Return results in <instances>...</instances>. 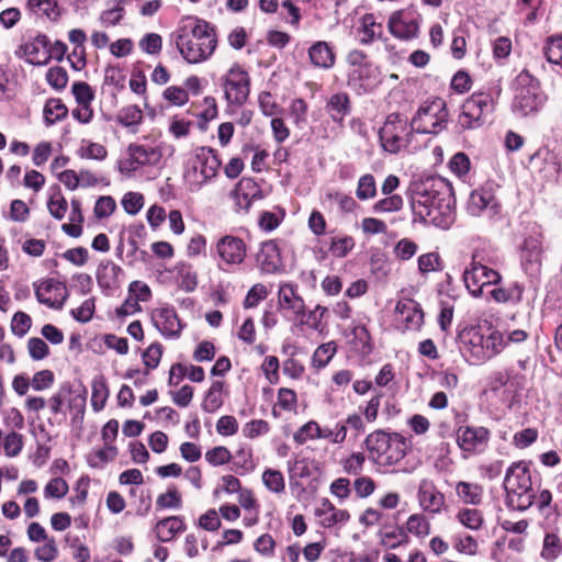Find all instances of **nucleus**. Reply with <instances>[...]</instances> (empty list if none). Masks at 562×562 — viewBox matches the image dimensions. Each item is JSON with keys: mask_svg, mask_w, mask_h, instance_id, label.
Wrapping results in <instances>:
<instances>
[{"mask_svg": "<svg viewBox=\"0 0 562 562\" xmlns=\"http://www.w3.org/2000/svg\"><path fill=\"white\" fill-rule=\"evenodd\" d=\"M412 209L423 221L442 229L449 228L456 218L453 199L439 178H428L415 184Z\"/></svg>", "mask_w": 562, "mask_h": 562, "instance_id": "f257e3e1", "label": "nucleus"}, {"mask_svg": "<svg viewBox=\"0 0 562 562\" xmlns=\"http://www.w3.org/2000/svg\"><path fill=\"white\" fill-rule=\"evenodd\" d=\"M173 40L180 55L189 64H199L209 59L217 46V38L209 22L194 18H183Z\"/></svg>", "mask_w": 562, "mask_h": 562, "instance_id": "f03ea898", "label": "nucleus"}, {"mask_svg": "<svg viewBox=\"0 0 562 562\" xmlns=\"http://www.w3.org/2000/svg\"><path fill=\"white\" fill-rule=\"evenodd\" d=\"M370 460L383 472L391 471L406 456V439L397 432L387 434L375 430L369 434L364 440Z\"/></svg>", "mask_w": 562, "mask_h": 562, "instance_id": "7ed1b4c3", "label": "nucleus"}, {"mask_svg": "<svg viewBox=\"0 0 562 562\" xmlns=\"http://www.w3.org/2000/svg\"><path fill=\"white\" fill-rule=\"evenodd\" d=\"M504 487L507 503L513 509L526 510L533 505L531 472L525 461L514 462L506 471Z\"/></svg>", "mask_w": 562, "mask_h": 562, "instance_id": "20e7f679", "label": "nucleus"}, {"mask_svg": "<svg viewBox=\"0 0 562 562\" xmlns=\"http://www.w3.org/2000/svg\"><path fill=\"white\" fill-rule=\"evenodd\" d=\"M221 165L222 161L215 149L206 146L196 148L184 173L190 190L198 191L214 179Z\"/></svg>", "mask_w": 562, "mask_h": 562, "instance_id": "39448f33", "label": "nucleus"}, {"mask_svg": "<svg viewBox=\"0 0 562 562\" xmlns=\"http://www.w3.org/2000/svg\"><path fill=\"white\" fill-rule=\"evenodd\" d=\"M518 88L513 102L514 112L528 116L538 113L547 101L540 82L529 72H520L517 77Z\"/></svg>", "mask_w": 562, "mask_h": 562, "instance_id": "423d86ee", "label": "nucleus"}, {"mask_svg": "<svg viewBox=\"0 0 562 562\" xmlns=\"http://www.w3.org/2000/svg\"><path fill=\"white\" fill-rule=\"evenodd\" d=\"M415 130L412 122L400 113H391L386 116L379 131V139L383 150L397 154L411 143Z\"/></svg>", "mask_w": 562, "mask_h": 562, "instance_id": "0eeeda50", "label": "nucleus"}, {"mask_svg": "<svg viewBox=\"0 0 562 562\" xmlns=\"http://www.w3.org/2000/svg\"><path fill=\"white\" fill-rule=\"evenodd\" d=\"M211 251L217 268L224 272H234L247 257L246 243L234 235L220 237L212 245Z\"/></svg>", "mask_w": 562, "mask_h": 562, "instance_id": "6e6552de", "label": "nucleus"}, {"mask_svg": "<svg viewBox=\"0 0 562 562\" xmlns=\"http://www.w3.org/2000/svg\"><path fill=\"white\" fill-rule=\"evenodd\" d=\"M448 111L445 100L434 98L424 102L412 119L413 128L420 134H438L446 128Z\"/></svg>", "mask_w": 562, "mask_h": 562, "instance_id": "1a4fd4ad", "label": "nucleus"}, {"mask_svg": "<svg viewBox=\"0 0 562 562\" xmlns=\"http://www.w3.org/2000/svg\"><path fill=\"white\" fill-rule=\"evenodd\" d=\"M493 111V99L488 93H473L462 104L459 125L463 130H473L484 123L485 116Z\"/></svg>", "mask_w": 562, "mask_h": 562, "instance_id": "9d476101", "label": "nucleus"}, {"mask_svg": "<svg viewBox=\"0 0 562 562\" xmlns=\"http://www.w3.org/2000/svg\"><path fill=\"white\" fill-rule=\"evenodd\" d=\"M225 99L229 104L243 105L250 92L248 72L238 64H234L222 77Z\"/></svg>", "mask_w": 562, "mask_h": 562, "instance_id": "9b49d317", "label": "nucleus"}, {"mask_svg": "<svg viewBox=\"0 0 562 562\" xmlns=\"http://www.w3.org/2000/svg\"><path fill=\"white\" fill-rule=\"evenodd\" d=\"M463 281L471 295L479 297L483 293V288L497 284L501 281V276L497 271L472 260L463 272Z\"/></svg>", "mask_w": 562, "mask_h": 562, "instance_id": "f8f14e48", "label": "nucleus"}, {"mask_svg": "<svg viewBox=\"0 0 562 562\" xmlns=\"http://www.w3.org/2000/svg\"><path fill=\"white\" fill-rule=\"evenodd\" d=\"M470 342L473 344V356L479 360L491 359L501 353L507 346L505 334L494 330L487 336L481 335L479 331L468 334Z\"/></svg>", "mask_w": 562, "mask_h": 562, "instance_id": "ddd939ff", "label": "nucleus"}, {"mask_svg": "<svg viewBox=\"0 0 562 562\" xmlns=\"http://www.w3.org/2000/svg\"><path fill=\"white\" fill-rule=\"evenodd\" d=\"M560 514L557 510L550 512L544 518V526L548 530L541 550V557L549 562H553L562 557V539L558 536L557 531L560 530L558 520Z\"/></svg>", "mask_w": 562, "mask_h": 562, "instance_id": "4468645a", "label": "nucleus"}, {"mask_svg": "<svg viewBox=\"0 0 562 562\" xmlns=\"http://www.w3.org/2000/svg\"><path fill=\"white\" fill-rule=\"evenodd\" d=\"M490 436V430L483 426H460L457 429V443L462 451L476 453L484 450Z\"/></svg>", "mask_w": 562, "mask_h": 562, "instance_id": "2eb2a0df", "label": "nucleus"}, {"mask_svg": "<svg viewBox=\"0 0 562 562\" xmlns=\"http://www.w3.org/2000/svg\"><path fill=\"white\" fill-rule=\"evenodd\" d=\"M19 58H24L32 65H45L50 59L48 40L44 34H37L25 43L21 44L15 52Z\"/></svg>", "mask_w": 562, "mask_h": 562, "instance_id": "dca6fc26", "label": "nucleus"}, {"mask_svg": "<svg viewBox=\"0 0 562 562\" xmlns=\"http://www.w3.org/2000/svg\"><path fill=\"white\" fill-rule=\"evenodd\" d=\"M542 254L541 234L525 238L521 245V266L528 274L537 276L540 272Z\"/></svg>", "mask_w": 562, "mask_h": 562, "instance_id": "f3484780", "label": "nucleus"}, {"mask_svg": "<svg viewBox=\"0 0 562 562\" xmlns=\"http://www.w3.org/2000/svg\"><path fill=\"white\" fill-rule=\"evenodd\" d=\"M417 499L420 508L430 514H440L445 507V495L441 493L432 480L423 479L419 482Z\"/></svg>", "mask_w": 562, "mask_h": 562, "instance_id": "a211bd4d", "label": "nucleus"}, {"mask_svg": "<svg viewBox=\"0 0 562 562\" xmlns=\"http://www.w3.org/2000/svg\"><path fill=\"white\" fill-rule=\"evenodd\" d=\"M467 210L473 216L486 214L492 217L499 212V204L490 189L480 188L471 192Z\"/></svg>", "mask_w": 562, "mask_h": 562, "instance_id": "6ab92c4d", "label": "nucleus"}, {"mask_svg": "<svg viewBox=\"0 0 562 562\" xmlns=\"http://www.w3.org/2000/svg\"><path fill=\"white\" fill-rule=\"evenodd\" d=\"M155 327L166 338H178L182 330V325L178 318L175 308L164 306L156 308L151 314Z\"/></svg>", "mask_w": 562, "mask_h": 562, "instance_id": "aec40b11", "label": "nucleus"}, {"mask_svg": "<svg viewBox=\"0 0 562 562\" xmlns=\"http://www.w3.org/2000/svg\"><path fill=\"white\" fill-rule=\"evenodd\" d=\"M397 322L404 324L407 330H417L424 324V313L420 305L412 299H402L396 307Z\"/></svg>", "mask_w": 562, "mask_h": 562, "instance_id": "412c9836", "label": "nucleus"}, {"mask_svg": "<svg viewBox=\"0 0 562 562\" xmlns=\"http://www.w3.org/2000/svg\"><path fill=\"white\" fill-rule=\"evenodd\" d=\"M35 295L41 304L52 308H61L65 301V288L53 279L41 282L35 286Z\"/></svg>", "mask_w": 562, "mask_h": 562, "instance_id": "4be33fe9", "label": "nucleus"}, {"mask_svg": "<svg viewBox=\"0 0 562 562\" xmlns=\"http://www.w3.org/2000/svg\"><path fill=\"white\" fill-rule=\"evenodd\" d=\"M387 26L390 32L397 38L409 40L417 35L419 25L417 21L404 11L392 13Z\"/></svg>", "mask_w": 562, "mask_h": 562, "instance_id": "5701e85b", "label": "nucleus"}, {"mask_svg": "<svg viewBox=\"0 0 562 562\" xmlns=\"http://www.w3.org/2000/svg\"><path fill=\"white\" fill-rule=\"evenodd\" d=\"M278 302L281 308L292 312L297 319L305 315L304 300L297 294V289L293 284L282 283L279 286Z\"/></svg>", "mask_w": 562, "mask_h": 562, "instance_id": "b1692460", "label": "nucleus"}, {"mask_svg": "<svg viewBox=\"0 0 562 562\" xmlns=\"http://www.w3.org/2000/svg\"><path fill=\"white\" fill-rule=\"evenodd\" d=\"M256 260L262 272L274 273L278 271L281 258L277 244L272 240L262 243Z\"/></svg>", "mask_w": 562, "mask_h": 562, "instance_id": "393cba45", "label": "nucleus"}, {"mask_svg": "<svg viewBox=\"0 0 562 562\" xmlns=\"http://www.w3.org/2000/svg\"><path fill=\"white\" fill-rule=\"evenodd\" d=\"M325 110L335 123H338L340 126H342L345 117L351 111L349 95L346 92H337L330 95L326 103Z\"/></svg>", "mask_w": 562, "mask_h": 562, "instance_id": "a878e982", "label": "nucleus"}, {"mask_svg": "<svg viewBox=\"0 0 562 562\" xmlns=\"http://www.w3.org/2000/svg\"><path fill=\"white\" fill-rule=\"evenodd\" d=\"M373 69L371 64L351 68L348 72V86L359 93L368 92L373 88Z\"/></svg>", "mask_w": 562, "mask_h": 562, "instance_id": "bb28decb", "label": "nucleus"}, {"mask_svg": "<svg viewBox=\"0 0 562 562\" xmlns=\"http://www.w3.org/2000/svg\"><path fill=\"white\" fill-rule=\"evenodd\" d=\"M308 57L315 67L329 69L335 65V54L327 42L318 41L308 48Z\"/></svg>", "mask_w": 562, "mask_h": 562, "instance_id": "cd10ccee", "label": "nucleus"}, {"mask_svg": "<svg viewBox=\"0 0 562 562\" xmlns=\"http://www.w3.org/2000/svg\"><path fill=\"white\" fill-rule=\"evenodd\" d=\"M128 146L134 154V159L138 161L140 167L156 166L161 160L162 154L158 147H150L136 143H132Z\"/></svg>", "mask_w": 562, "mask_h": 562, "instance_id": "c85d7f7f", "label": "nucleus"}, {"mask_svg": "<svg viewBox=\"0 0 562 562\" xmlns=\"http://www.w3.org/2000/svg\"><path fill=\"white\" fill-rule=\"evenodd\" d=\"M183 530L184 522L179 516L161 519L156 525L157 536L164 542L171 540L177 533Z\"/></svg>", "mask_w": 562, "mask_h": 562, "instance_id": "c756f323", "label": "nucleus"}, {"mask_svg": "<svg viewBox=\"0 0 562 562\" xmlns=\"http://www.w3.org/2000/svg\"><path fill=\"white\" fill-rule=\"evenodd\" d=\"M175 270L179 286L186 292H193L198 286V274L193 267L187 262H179Z\"/></svg>", "mask_w": 562, "mask_h": 562, "instance_id": "7c9ffc66", "label": "nucleus"}, {"mask_svg": "<svg viewBox=\"0 0 562 562\" xmlns=\"http://www.w3.org/2000/svg\"><path fill=\"white\" fill-rule=\"evenodd\" d=\"M121 273L122 268L114 262H101L97 271L98 283L101 288L111 289Z\"/></svg>", "mask_w": 562, "mask_h": 562, "instance_id": "2f4dec72", "label": "nucleus"}, {"mask_svg": "<svg viewBox=\"0 0 562 562\" xmlns=\"http://www.w3.org/2000/svg\"><path fill=\"white\" fill-rule=\"evenodd\" d=\"M233 470L237 474H246L255 470L256 464L252 457V450L248 447H240L232 458Z\"/></svg>", "mask_w": 562, "mask_h": 562, "instance_id": "473e14b6", "label": "nucleus"}, {"mask_svg": "<svg viewBox=\"0 0 562 562\" xmlns=\"http://www.w3.org/2000/svg\"><path fill=\"white\" fill-rule=\"evenodd\" d=\"M26 8L31 13L44 15L53 21L59 16L57 0H27Z\"/></svg>", "mask_w": 562, "mask_h": 562, "instance_id": "72a5a7b5", "label": "nucleus"}, {"mask_svg": "<svg viewBox=\"0 0 562 562\" xmlns=\"http://www.w3.org/2000/svg\"><path fill=\"white\" fill-rule=\"evenodd\" d=\"M456 493L463 503L479 505L482 502L483 488L479 484L461 481L456 486Z\"/></svg>", "mask_w": 562, "mask_h": 562, "instance_id": "f704fd0d", "label": "nucleus"}, {"mask_svg": "<svg viewBox=\"0 0 562 562\" xmlns=\"http://www.w3.org/2000/svg\"><path fill=\"white\" fill-rule=\"evenodd\" d=\"M44 121L47 126L64 120L68 114L67 106L59 99H49L43 110Z\"/></svg>", "mask_w": 562, "mask_h": 562, "instance_id": "c9c22d12", "label": "nucleus"}, {"mask_svg": "<svg viewBox=\"0 0 562 562\" xmlns=\"http://www.w3.org/2000/svg\"><path fill=\"white\" fill-rule=\"evenodd\" d=\"M328 313V308L322 305H316L314 310L310 311L307 315L300 316L295 325L307 326L308 328L323 331V318Z\"/></svg>", "mask_w": 562, "mask_h": 562, "instance_id": "e433bc0d", "label": "nucleus"}, {"mask_svg": "<svg viewBox=\"0 0 562 562\" xmlns=\"http://www.w3.org/2000/svg\"><path fill=\"white\" fill-rule=\"evenodd\" d=\"M378 536L380 538V543L383 547L395 549L401 546L406 540V535L402 528L395 527H384L379 532Z\"/></svg>", "mask_w": 562, "mask_h": 562, "instance_id": "4c0bfd02", "label": "nucleus"}, {"mask_svg": "<svg viewBox=\"0 0 562 562\" xmlns=\"http://www.w3.org/2000/svg\"><path fill=\"white\" fill-rule=\"evenodd\" d=\"M224 383L222 381H214L207 393L205 394L202 407L207 413L217 411L223 404V392Z\"/></svg>", "mask_w": 562, "mask_h": 562, "instance_id": "58836bf2", "label": "nucleus"}, {"mask_svg": "<svg viewBox=\"0 0 562 562\" xmlns=\"http://www.w3.org/2000/svg\"><path fill=\"white\" fill-rule=\"evenodd\" d=\"M543 55L550 64L562 68V35H553L547 38Z\"/></svg>", "mask_w": 562, "mask_h": 562, "instance_id": "ea45409f", "label": "nucleus"}, {"mask_svg": "<svg viewBox=\"0 0 562 562\" xmlns=\"http://www.w3.org/2000/svg\"><path fill=\"white\" fill-rule=\"evenodd\" d=\"M406 530L424 539L430 533V522L423 514H413L407 518Z\"/></svg>", "mask_w": 562, "mask_h": 562, "instance_id": "a19ab883", "label": "nucleus"}, {"mask_svg": "<svg viewBox=\"0 0 562 562\" xmlns=\"http://www.w3.org/2000/svg\"><path fill=\"white\" fill-rule=\"evenodd\" d=\"M91 389V405L95 412H100L109 397L108 385L103 378H97L92 381Z\"/></svg>", "mask_w": 562, "mask_h": 562, "instance_id": "79ce46f5", "label": "nucleus"}, {"mask_svg": "<svg viewBox=\"0 0 562 562\" xmlns=\"http://www.w3.org/2000/svg\"><path fill=\"white\" fill-rule=\"evenodd\" d=\"M457 518L459 522L471 530H479L483 522V515L476 508H462L458 512Z\"/></svg>", "mask_w": 562, "mask_h": 562, "instance_id": "37998d69", "label": "nucleus"}, {"mask_svg": "<svg viewBox=\"0 0 562 562\" xmlns=\"http://www.w3.org/2000/svg\"><path fill=\"white\" fill-rule=\"evenodd\" d=\"M143 112L137 105H128L120 110L116 122L125 127H133L140 124Z\"/></svg>", "mask_w": 562, "mask_h": 562, "instance_id": "c03bdc74", "label": "nucleus"}, {"mask_svg": "<svg viewBox=\"0 0 562 562\" xmlns=\"http://www.w3.org/2000/svg\"><path fill=\"white\" fill-rule=\"evenodd\" d=\"M356 195L360 201H367L376 195V184L372 175L366 173L359 178Z\"/></svg>", "mask_w": 562, "mask_h": 562, "instance_id": "a18cd8bd", "label": "nucleus"}, {"mask_svg": "<svg viewBox=\"0 0 562 562\" xmlns=\"http://www.w3.org/2000/svg\"><path fill=\"white\" fill-rule=\"evenodd\" d=\"M403 198L398 194H390L385 198L376 201L372 205V211L379 213H392L397 212L403 207Z\"/></svg>", "mask_w": 562, "mask_h": 562, "instance_id": "49530a36", "label": "nucleus"}, {"mask_svg": "<svg viewBox=\"0 0 562 562\" xmlns=\"http://www.w3.org/2000/svg\"><path fill=\"white\" fill-rule=\"evenodd\" d=\"M78 154L81 158L104 160L108 156V150L102 144L82 140Z\"/></svg>", "mask_w": 562, "mask_h": 562, "instance_id": "de8ad7c7", "label": "nucleus"}, {"mask_svg": "<svg viewBox=\"0 0 562 562\" xmlns=\"http://www.w3.org/2000/svg\"><path fill=\"white\" fill-rule=\"evenodd\" d=\"M263 485L273 493H282L285 490V482L283 474L273 469H267L262 473Z\"/></svg>", "mask_w": 562, "mask_h": 562, "instance_id": "09e8293b", "label": "nucleus"}, {"mask_svg": "<svg viewBox=\"0 0 562 562\" xmlns=\"http://www.w3.org/2000/svg\"><path fill=\"white\" fill-rule=\"evenodd\" d=\"M522 289L517 284H513V286L505 288H496L491 291V296L497 303H507L510 301L519 302L521 300Z\"/></svg>", "mask_w": 562, "mask_h": 562, "instance_id": "8fccbe9b", "label": "nucleus"}, {"mask_svg": "<svg viewBox=\"0 0 562 562\" xmlns=\"http://www.w3.org/2000/svg\"><path fill=\"white\" fill-rule=\"evenodd\" d=\"M366 463V456L363 452H352L347 458L340 461L342 470L349 475H360Z\"/></svg>", "mask_w": 562, "mask_h": 562, "instance_id": "3c124183", "label": "nucleus"}, {"mask_svg": "<svg viewBox=\"0 0 562 562\" xmlns=\"http://www.w3.org/2000/svg\"><path fill=\"white\" fill-rule=\"evenodd\" d=\"M157 508L165 509H179L182 506L181 494L176 487H170L164 494H160L156 499Z\"/></svg>", "mask_w": 562, "mask_h": 562, "instance_id": "603ef678", "label": "nucleus"}, {"mask_svg": "<svg viewBox=\"0 0 562 562\" xmlns=\"http://www.w3.org/2000/svg\"><path fill=\"white\" fill-rule=\"evenodd\" d=\"M336 353V344L329 341L316 348L313 355V366L324 368Z\"/></svg>", "mask_w": 562, "mask_h": 562, "instance_id": "864d4df0", "label": "nucleus"}, {"mask_svg": "<svg viewBox=\"0 0 562 562\" xmlns=\"http://www.w3.org/2000/svg\"><path fill=\"white\" fill-rule=\"evenodd\" d=\"M117 454V449L113 445H104V448L97 450L94 453L90 454L88 458V462L93 468L102 467L115 459Z\"/></svg>", "mask_w": 562, "mask_h": 562, "instance_id": "5fc2aeb1", "label": "nucleus"}, {"mask_svg": "<svg viewBox=\"0 0 562 562\" xmlns=\"http://www.w3.org/2000/svg\"><path fill=\"white\" fill-rule=\"evenodd\" d=\"M319 435V425L310 420L303 426H301L293 435V439L297 445H303L307 440L318 439Z\"/></svg>", "mask_w": 562, "mask_h": 562, "instance_id": "6e6d98bb", "label": "nucleus"}, {"mask_svg": "<svg viewBox=\"0 0 562 562\" xmlns=\"http://www.w3.org/2000/svg\"><path fill=\"white\" fill-rule=\"evenodd\" d=\"M232 458L233 454L224 446H216L205 452V460L213 467L226 464Z\"/></svg>", "mask_w": 562, "mask_h": 562, "instance_id": "4d7b16f0", "label": "nucleus"}, {"mask_svg": "<svg viewBox=\"0 0 562 562\" xmlns=\"http://www.w3.org/2000/svg\"><path fill=\"white\" fill-rule=\"evenodd\" d=\"M46 81L55 90L64 89L68 82L66 69L59 66L49 68L46 72Z\"/></svg>", "mask_w": 562, "mask_h": 562, "instance_id": "13d9d810", "label": "nucleus"}, {"mask_svg": "<svg viewBox=\"0 0 562 562\" xmlns=\"http://www.w3.org/2000/svg\"><path fill=\"white\" fill-rule=\"evenodd\" d=\"M353 247V238L350 236H345L341 238H333L329 246V251L333 256L342 258L346 257Z\"/></svg>", "mask_w": 562, "mask_h": 562, "instance_id": "bf43d9fd", "label": "nucleus"}, {"mask_svg": "<svg viewBox=\"0 0 562 562\" xmlns=\"http://www.w3.org/2000/svg\"><path fill=\"white\" fill-rule=\"evenodd\" d=\"M27 351L30 357L35 361L43 360L49 355L47 344L38 337H32L27 340Z\"/></svg>", "mask_w": 562, "mask_h": 562, "instance_id": "052dcab7", "label": "nucleus"}, {"mask_svg": "<svg viewBox=\"0 0 562 562\" xmlns=\"http://www.w3.org/2000/svg\"><path fill=\"white\" fill-rule=\"evenodd\" d=\"M23 448V437L22 435L12 431L8 434L4 438L3 449L7 457H16Z\"/></svg>", "mask_w": 562, "mask_h": 562, "instance_id": "680f3d73", "label": "nucleus"}, {"mask_svg": "<svg viewBox=\"0 0 562 562\" xmlns=\"http://www.w3.org/2000/svg\"><path fill=\"white\" fill-rule=\"evenodd\" d=\"M297 397L296 393L288 387H281L278 392L277 405L286 412H293L296 409Z\"/></svg>", "mask_w": 562, "mask_h": 562, "instance_id": "e2e57ef3", "label": "nucleus"}, {"mask_svg": "<svg viewBox=\"0 0 562 562\" xmlns=\"http://www.w3.org/2000/svg\"><path fill=\"white\" fill-rule=\"evenodd\" d=\"M270 430L268 422L263 419H254L247 423L243 428L246 438L255 439L261 435H266Z\"/></svg>", "mask_w": 562, "mask_h": 562, "instance_id": "0e129e2a", "label": "nucleus"}, {"mask_svg": "<svg viewBox=\"0 0 562 562\" xmlns=\"http://www.w3.org/2000/svg\"><path fill=\"white\" fill-rule=\"evenodd\" d=\"M144 205V196L138 192H128L122 199V206L131 215L137 214Z\"/></svg>", "mask_w": 562, "mask_h": 562, "instance_id": "69168bd1", "label": "nucleus"}, {"mask_svg": "<svg viewBox=\"0 0 562 562\" xmlns=\"http://www.w3.org/2000/svg\"><path fill=\"white\" fill-rule=\"evenodd\" d=\"M353 490L359 498H367L375 491V483L370 476L359 475L353 482Z\"/></svg>", "mask_w": 562, "mask_h": 562, "instance_id": "338daca9", "label": "nucleus"}, {"mask_svg": "<svg viewBox=\"0 0 562 562\" xmlns=\"http://www.w3.org/2000/svg\"><path fill=\"white\" fill-rule=\"evenodd\" d=\"M115 207V200L110 195H103L97 200L93 212L97 218H104L109 217Z\"/></svg>", "mask_w": 562, "mask_h": 562, "instance_id": "774afa93", "label": "nucleus"}]
</instances>
